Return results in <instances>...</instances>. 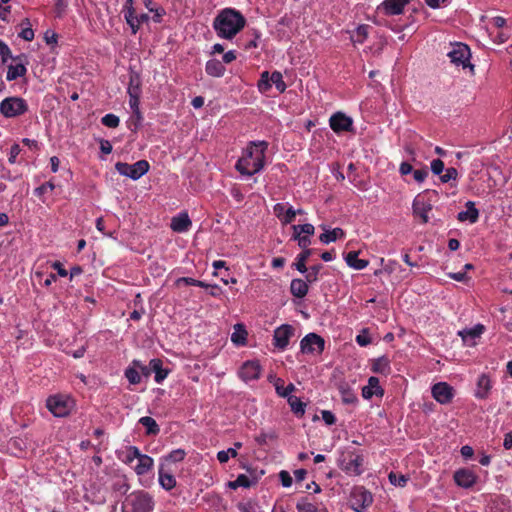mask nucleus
I'll use <instances>...</instances> for the list:
<instances>
[{"label":"nucleus","instance_id":"nucleus-15","mask_svg":"<svg viewBox=\"0 0 512 512\" xmlns=\"http://www.w3.org/2000/svg\"><path fill=\"white\" fill-rule=\"evenodd\" d=\"M432 204L424 197L417 196L412 203L413 215L421 219V222L426 224L429 222V213L432 211Z\"/></svg>","mask_w":512,"mask_h":512},{"label":"nucleus","instance_id":"nucleus-33","mask_svg":"<svg viewBox=\"0 0 512 512\" xmlns=\"http://www.w3.org/2000/svg\"><path fill=\"white\" fill-rule=\"evenodd\" d=\"M153 463L154 461L150 456L142 454V456L138 459V464L135 466L136 474H147L152 469Z\"/></svg>","mask_w":512,"mask_h":512},{"label":"nucleus","instance_id":"nucleus-53","mask_svg":"<svg viewBox=\"0 0 512 512\" xmlns=\"http://www.w3.org/2000/svg\"><path fill=\"white\" fill-rule=\"evenodd\" d=\"M185 457V451L182 450V449H176V450H173L171 451L165 458L164 460L167 461V462H173V463H176V462H180L184 459Z\"/></svg>","mask_w":512,"mask_h":512},{"label":"nucleus","instance_id":"nucleus-7","mask_svg":"<svg viewBox=\"0 0 512 512\" xmlns=\"http://www.w3.org/2000/svg\"><path fill=\"white\" fill-rule=\"evenodd\" d=\"M372 502V494L363 487L354 488L350 494V507L355 512H364Z\"/></svg>","mask_w":512,"mask_h":512},{"label":"nucleus","instance_id":"nucleus-41","mask_svg":"<svg viewBox=\"0 0 512 512\" xmlns=\"http://www.w3.org/2000/svg\"><path fill=\"white\" fill-rule=\"evenodd\" d=\"M270 81L271 86L274 85L280 93H283L287 88L283 80V76L279 71L272 72V74L270 75Z\"/></svg>","mask_w":512,"mask_h":512},{"label":"nucleus","instance_id":"nucleus-50","mask_svg":"<svg viewBox=\"0 0 512 512\" xmlns=\"http://www.w3.org/2000/svg\"><path fill=\"white\" fill-rule=\"evenodd\" d=\"M101 122L103 125L109 128H116L120 123V119L115 114L109 113L102 117Z\"/></svg>","mask_w":512,"mask_h":512},{"label":"nucleus","instance_id":"nucleus-38","mask_svg":"<svg viewBox=\"0 0 512 512\" xmlns=\"http://www.w3.org/2000/svg\"><path fill=\"white\" fill-rule=\"evenodd\" d=\"M205 69L210 76L220 77L223 72V65L219 60L212 59L206 63Z\"/></svg>","mask_w":512,"mask_h":512},{"label":"nucleus","instance_id":"nucleus-10","mask_svg":"<svg viewBox=\"0 0 512 512\" xmlns=\"http://www.w3.org/2000/svg\"><path fill=\"white\" fill-rule=\"evenodd\" d=\"M324 346V339L316 333H308L300 341V349L304 354L319 355L323 352Z\"/></svg>","mask_w":512,"mask_h":512},{"label":"nucleus","instance_id":"nucleus-21","mask_svg":"<svg viewBox=\"0 0 512 512\" xmlns=\"http://www.w3.org/2000/svg\"><path fill=\"white\" fill-rule=\"evenodd\" d=\"M465 207L466 210L458 213V221L468 222L470 224L476 223L479 219V210L475 207V203L473 201H467Z\"/></svg>","mask_w":512,"mask_h":512},{"label":"nucleus","instance_id":"nucleus-28","mask_svg":"<svg viewBox=\"0 0 512 512\" xmlns=\"http://www.w3.org/2000/svg\"><path fill=\"white\" fill-rule=\"evenodd\" d=\"M158 473H159V483L163 489L171 490L172 488H174L176 486L175 477L171 473L165 471L164 463L160 464Z\"/></svg>","mask_w":512,"mask_h":512},{"label":"nucleus","instance_id":"nucleus-22","mask_svg":"<svg viewBox=\"0 0 512 512\" xmlns=\"http://www.w3.org/2000/svg\"><path fill=\"white\" fill-rule=\"evenodd\" d=\"M247 339L248 332L246 327L241 323L235 324L233 327V332L231 334V342L236 347H243L247 344Z\"/></svg>","mask_w":512,"mask_h":512},{"label":"nucleus","instance_id":"nucleus-25","mask_svg":"<svg viewBox=\"0 0 512 512\" xmlns=\"http://www.w3.org/2000/svg\"><path fill=\"white\" fill-rule=\"evenodd\" d=\"M371 370L374 373H378L381 375H389L391 372L390 360L386 356H381L372 361Z\"/></svg>","mask_w":512,"mask_h":512},{"label":"nucleus","instance_id":"nucleus-51","mask_svg":"<svg viewBox=\"0 0 512 512\" xmlns=\"http://www.w3.org/2000/svg\"><path fill=\"white\" fill-rule=\"evenodd\" d=\"M143 120V116L140 110H137L133 113V115L129 119V128L136 132L137 129L140 127Z\"/></svg>","mask_w":512,"mask_h":512},{"label":"nucleus","instance_id":"nucleus-18","mask_svg":"<svg viewBox=\"0 0 512 512\" xmlns=\"http://www.w3.org/2000/svg\"><path fill=\"white\" fill-rule=\"evenodd\" d=\"M274 215L283 225L292 223L296 217V209L288 203H277L273 206Z\"/></svg>","mask_w":512,"mask_h":512},{"label":"nucleus","instance_id":"nucleus-23","mask_svg":"<svg viewBox=\"0 0 512 512\" xmlns=\"http://www.w3.org/2000/svg\"><path fill=\"white\" fill-rule=\"evenodd\" d=\"M484 332V326L477 324L472 328L464 329L459 332L462 340L468 345H474L475 339L479 338Z\"/></svg>","mask_w":512,"mask_h":512},{"label":"nucleus","instance_id":"nucleus-58","mask_svg":"<svg viewBox=\"0 0 512 512\" xmlns=\"http://www.w3.org/2000/svg\"><path fill=\"white\" fill-rule=\"evenodd\" d=\"M125 376L131 384H138L141 381L139 372L135 368H128L125 371Z\"/></svg>","mask_w":512,"mask_h":512},{"label":"nucleus","instance_id":"nucleus-4","mask_svg":"<svg viewBox=\"0 0 512 512\" xmlns=\"http://www.w3.org/2000/svg\"><path fill=\"white\" fill-rule=\"evenodd\" d=\"M149 163L146 160H139L134 164H128L124 162H117L115 169L119 174L129 177L133 180H138L149 170Z\"/></svg>","mask_w":512,"mask_h":512},{"label":"nucleus","instance_id":"nucleus-39","mask_svg":"<svg viewBox=\"0 0 512 512\" xmlns=\"http://www.w3.org/2000/svg\"><path fill=\"white\" fill-rule=\"evenodd\" d=\"M313 250H303L298 256L295 263L296 269L304 274L307 271L306 261L312 255Z\"/></svg>","mask_w":512,"mask_h":512},{"label":"nucleus","instance_id":"nucleus-2","mask_svg":"<svg viewBox=\"0 0 512 512\" xmlns=\"http://www.w3.org/2000/svg\"><path fill=\"white\" fill-rule=\"evenodd\" d=\"M364 457L354 448L344 449L339 458L338 465L349 476H359L364 472Z\"/></svg>","mask_w":512,"mask_h":512},{"label":"nucleus","instance_id":"nucleus-55","mask_svg":"<svg viewBox=\"0 0 512 512\" xmlns=\"http://www.w3.org/2000/svg\"><path fill=\"white\" fill-rule=\"evenodd\" d=\"M142 456L140 450L136 446H129L127 448L126 463H132L135 459H139Z\"/></svg>","mask_w":512,"mask_h":512},{"label":"nucleus","instance_id":"nucleus-40","mask_svg":"<svg viewBox=\"0 0 512 512\" xmlns=\"http://www.w3.org/2000/svg\"><path fill=\"white\" fill-rule=\"evenodd\" d=\"M291 410L295 414L303 415L305 413V403H303L298 397L296 396H289L287 399Z\"/></svg>","mask_w":512,"mask_h":512},{"label":"nucleus","instance_id":"nucleus-24","mask_svg":"<svg viewBox=\"0 0 512 512\" xmlns=\"http://www.w3.org/2000/svg\"><path fill=\"white\" fill-rule=\"evenodd\" d=\"M191 220L186 213L179 214L172 218L171 229L175 232L182 233L187 231L191 226Z\"/></svg>","mask_w":512,"mask_h":512},{"label":"nucleus","instance_id":"nucleus-48","mask_svg":"<svg viewBox=\"0 0 512 512\" xmlns=\"http://www.w3.org/2000/svg\"><path fill=\"white\" fill-rule=\"evenodd\" d=\"M135 10L131 9L129 11L124 12V17L127 22V24L131 27L132 33L136 34L138 31V24L136 21Z\"/></svg>","mask_w":512,"mask_h":512},{"label":"nucleus","instance_id":"nucleus-16","mask_svg":"<svg viewBox=\"0 0 512 512\" xmlns=\"http://www.w3.org/2000/svg\"><path fill=\"white\" fill-rule=\"evenodd\" d=\"M261 365L257 360H248L239 369V376L245 382L257 380L261 375Z\"/></svg>","mask_w":512,"mask_h":512},{"label":"nucleus","instance_id":"nucleus-36","mask_svg":"<svg viewBox=\"0 0 512 512\" xmlns=\"http://www.w3.org/2000/svg\"><path fill=\"white\" fill-rule=\"evenodd\" d=\"M342 237H344V231L341 228H334L332 230H325V232L319 236V240L323 244H329Z\"/></svg>","mask_w":512,"mask_h":512},{"label":"nucleus","instance_id":"nucleus-6","mask_svg":"<svg viewBox=\"0 0 512 512\" xmlns=\"http://www.w3.org/2000/svg\"><path fill=\"white\" fill-rule=\"evenodd\" d=\"M246 25L245 17L233 8H226V40H231Z\"/></svg>","mask_w":512,"mask_h":512},{"label":"nucleus","instance_id":"nucleus-19","mask_svg":"<svg viewBox=\"0 0 512 512\" xmlns=\"http://www.w3.org/2000/svg\"><path fill=\"white\" fill-rule=\"evenodd\" d=\"M493 388V381L491 377L486 374L482 373L476 382V388L474 391L475 398L479 400H485L489 397L491 390Z\"/></svg>","mask_w":512,"mask_h":512},{"label":"nucleus","instance_id":"nucleus-52","mask_svg":"<svg viewBox=\"0 0 512 512\" xmlns=\"http://www.w3.org/2000/svg\"><path fill=\"white\" fill-rule=\"evenodd\" d=\"M0 56L1 63L5 65L9 59H12L13 55L9 46L0 39Z\"/></svg>","mask_w":512,"mask_h":512},{"label":"nucleus","instance_id":"nucleus-29","mask_svg":"<svg viewBox=\"0 0 512 512\" xmlns=\"http://www.w3.org/2000/svg\"><path fill=\"white\" fill-rule=\"evenodd\" d=\"M370 27L368 25L362 24L356 27L350 34V40L354 44H362L365 42L369 35Z\"/></svg>","mask_w":512,"mask_h":512},{"label":"nucleus","instance_id":"nucleus-44","mask_svg":"<svg viewBox=\"0 0 512 512\" xmlns=\"http://www.w3.org/2000/svg\"><path fill=\"white\" fill-rule=\"evenodd\" d=\"M21 25H27V27H25L24 29H22V31L19 33V37L24 39L25 41H32L34 39V31L33 29L30 27L31 24H30V21L28 18H25Z\"/></svg>","mask_w":512,"mask_h":512},{"label":"nucleus","instance_id":"nucleus-42","mask_svg":"<svg viewBox=\"0 0 512 512\" xmlns=\"http://www.w3.org/2000/svg\"><path fill=\"white\" fill-rule=\"evenodd\" d=\"M388 478L390 483L397 487H404L409 479L408 476L403 474H397L395 472H390Z\"/></svg>","mask_w":512,"mask_h":512},{"label":"nucleus","instance_id":"nucleus-31","mask_svg":"<svg viewBox=\"0 0 512 512\" xmlns=\"http://www.w3.org/2000/svg\"><path fill=\"white\" fill-rule=\"evenodd\" d=\"M162 360L154 358L150 361L149 366L155 372V381L161 383L168 375V370L162 367Z\"/></svg>","mask_w":512,"mask_h":512},{"label":"nucleus","instance_id":"nucleus-54","mask_svg":"<svg viewBox=\"0 0 512 512\" xmlns=\"http://www.w3.org/2000/svg\"><path fill=\"white\" fill-rule=\"evenodd\" d=\"M321 268H322L321 264L314 265V266L310 267L309 269L307 268V271L305 272L306 280L310 283L317 281L318 274H319Z\"/></svg>","mask_w":512,"mask_h":512},{"label":"nucleus","instance_id":"nucleus-56","mask_svg":"<svg viewBox=\"0 0 512 512\" xmlns=\"http://www.w3.org/2000/svg\"><path fill=\"white\" fill-rule=\"evenodd\" d=\"M293 239L298 242V246L302 250H310L308 246L311 244L310 237L293 232Z\"/></svg>","mask_w":512,"mask_h":512},{"label":"nucleus","instance_id":"nucleus-3","mask_svg":"<svg viewBox=\"0 0 512 512\" xmlns=\"http://www.w3.org/2000/svg\"><path fill=\"white\" fill-rule=\"evenodd\" d=\"M28 111V104L25 99L17 96H11L0 102V113L5 118H15L25 114Z\"/></svg>","mask_w":512,"mask_h":512},{"label":"nucleus","instance_id":"nucleus-46","mask_svg":"<svg viewBox=\"0 0 512 512\" xmlns=\"http://www.w3.org/2000/svg\"><path fill=\"white\" fill-rule=\"evenodd\" d=\"M271 88L270 75L267 71L261 74L260 80L258 81V89L261 93H266Z\"/></svg>","mask_w":512,"mask_h":512},{"label":"nucleus","instance_id":"nucleus-13","mask_svg":"<svg viewBox=\"0 0 512 512\" xmlns=\"http://www.w3.org/2000/svg\"><path fill=\"white\" fill-rule=\"evenodd\" d=\"M46 406L55 417H65L70 412V401L62 396H50Z\"/></svg>","mask_w":512,"mask_h":512},{"label":"nucleus","instance_id":"nucleus-61","mask_svg":"<svg viewBox=\"0 0 512 512\" xmlns=\"http://www.w3.org/2000/svg\"><path fill=\"white\" fill-rule=\"evenodd\" d=\"M430 167H431L432 173L435 175H441L442 172L444 171V163L440 159L432 160Z\"/></svg>","mask_w":512,"mask_h":512},{"label":"nucleus","instance_id":"nucleus-43","mask_svg":"<svg viewBox=\"0 0 512 512\" xmlns=\"http://www.w3.org/2000/svg\"><path fill=\"white\" fill-rule=\"evenodd\" d=\"M296 509L298 512H317L318 510L316 505L309 502L306 498H302L297 502Z\"/></svg>","mask_w":512,"mask_h":512},{"label":"nucleus","instance_id":"nucleus-47","mask_svg":"<svg viewBox=\"0 0 512 512\" xmlns=\"http://www.w3.org/2000/svg\"><path fill=\"white\" fill-rule=\"evenodd\" d=\"M214 28L218 36L224 38V9L218 12L214 20Z\"/></svg>","mask_w":512,"mask_h":512},{"label":"nucleus","instance_id":"nucleus-5","mask_svg":"<svg viewBox=\"0 0 512 512\" xmlns=\"http://www.w3.org/2000/svg\"><path fill=\"white\" fill-rule=\"evenodd\" d=\"M126 502L132 512H152L154 506L152 497L144 491L131 493Z\"/></svg>","mask_w":512,"mask_h":512},{"label":"nucleus","instance_id":"nucleus-12","mask_svg":"<svg viewBox=\"0 0 512 512\" xmlns=\"http://www.w3.org/2000/svg\"><path fill=\"white\" fill-rule=\"evenodd\" d=\"M330 128L337 134L353 130V119L343 112H336L329 119Z\"/></svg>","mask_w":512,"mask_h":512},{"label":"nucleus","instance_id":"nucleus-32","mask_svg":"<svg viewBox=\"0 0 512 512\" xmlns=\"http://www.w3.org/2000/svg\"><path fill=\"white\" fill-rule=\"evenodd\" d=\"M290 290L293 296L303 298L308 293V285L302 279H293L290 284Z\"/></svg>","mask_w":512,"mask_h":512},{"label":"nucleus","instance_id":"nucleus-37","mask_svg":"<svg viewBox=\"0 0 512 512\" xmlns=\"http://www.w3.org/2000/svg\"><path fill=\"white\" fill-rule=\"evenodd\" d=\"M252 484L250 477L246 474H240L233 481H229L226 485L231 489H237L239 487L248 488Z\"/></svg>","mask_w":512,"mask_h":512},{"label":"nucleus","instance_id":"nucleus-11","mask_svg":"<svg viewBox=\"0 0 512 512\" xmlns=\"http://www.w3.org/2000/svg\"><path fill=\"white\" fill-rule=\"evenodd\" d=\"M410 2L411 0H383L377 6V11L385 16H398Z\"/></svg>","mask_w":512,"mask_h":512},{"label":"nucleus","instance_id":"nucleus-64","mask_svg":"<svg viewBox=\"0 0 512 512\" xmlns=\"http://www.w3.org/2000/svg\"><path fill=\"white\" fill-rule=\"evenodd\" d=\"M54 184L50 181L48 182H45L43 183L41 186L37 187L35 190H34V193L35 195L37 196H42L43 194H45L48 190H53L54 189Z\"/></svg>","mask_w":512,"mask_h":512},{"label":"nucleus","instance_id":"nucleus-26","mask_svg":"<svg viewBox=\"0 0 512 512\" xmlns=\"http://www.w3.org/2000/svg\"><path fill=\"white\" fill-rule=\"evenodd\" d=\"M338 390L341 395V399L345 404H355L358 399L353 388L347 382H341L338 385Z\"/></svg>","mask_w":512,"mask_h":512},{"label":"nucleus","instance_id":"nucleus-60","mask_svg":"<svg viewBox=\"0 0 512 512\" xmlns=\"http://www.w3.org/2000/svg\"><path fill=\"white\" fill-rule=\"evenodd\" d=\"M413 178L417 183H423L428 176V169L426 167L412 171Z\"/></svg>","mask_w":512,"mask_h":512},{"label":"nucleus","instance_id":"nucleus-27","mask_svg":"<svg viewBox=\"0 0 512 512\" xmlns=\"http://www.w3.org/2000/svg\"><path fill=\"white\" fill-rule=\"evenodd\" d=\"M345 261H346V264L355 269V270H363L365 269L368 264H369V261L368 260H365V259H360L358 257V252L356 251H350L348 252L345 257H344Z\"/></svg>","mask_w":512,"mask_h":512},{"label":"nucleus","instance_id":"nucleus-35","mask_svg":"<svg viewBox=\"0 0 512 512\" xmlns=\"http://www.w3.org/2000/svg\"><path fill=\"white\" fill-rule=\"evenodd\" d=\"M139 423L146 428V435H153V436H156L159 434L160 432V428H159V425L157 424V422L155 421V419H153L152 417H149V416H144V417H141L139 419Z\"/></svg>","mask_w":512,"mask_h":512},{"label":"nucleus","instance_id":"nucleus-57","mask_svg":"<svg viewBox=\"0 0 512 512\" xmlns=\"http://www.w3.org/2000/svg\"><path fill=\"white\" fill-rule=\"evenodd\" d=\"M458 177V171L456 168H447L444 174L440 175V180L443 183H447L451 180H456Z\"/></svg>","mask_w":512,"mask_h":512},{"label":"nucleus","instance_id":"nucleus-14","mask_svg":"<svg viewBox=\"0 0 512 512\" xmlns=\"http://www.w3.org/2000/svg\"><path fill=\"white\" fill-rule=\"evenodd\" d=\"M433 398L440 404H448L454 397V389L446 382H438L431 388Z\"/></svg>","mask_w":512,"mask_h":512},{"label":"nucleus","instance_id":"nucleus-9","mask_svg":"<svg viewBox=\"0 0 512 512\" xmlns=\"http://www.w3.org/2000/svg\"><path fill=\"white\" fill-rule=\"evenodd\" d=\"M447 55L450 61L456 66H461L462 68L470 66L473 68V66L470 65V48L466 44L460 42L453 44Z\"/></svg>","mask_w":512,"mask_h":512},{"label":"nucleus","instance_id":"nucleus-59","mask_svg":"<svg viewBox=\"0 0 512 512\" xmlns=\"http://www.w3.org/2000/svg\"><path fill=\"white\" fill-rule=\"evenodd\" d=\"M56 17L61 18L66 11L67 3L65 0H53Z\"/></svg>","mask_w":512,"mask_h":512},{"label":"nucleus","instance_id":"nucleus-30","mask_svg":"<svg viewBox=\"0 0 512 512\" xmlns=\"http://www.w3.org/2000/svg\"><path fill=\"white\" fill-rule=\"evenodd\" d=\"M27 73V68L25 67V63H16L8 65L6 79L8 81L16 80L19 77L25 76Z\"/></svg>","mask_w":512,"mask_h":512},{"label":"nucleus","instance_id":"nucleus-17","mask_svg":"<svg viewBox=\"0 0 512 512\" xmlns=\"http://www.w3.org/2000/svg\"><path fill=\"white\" fill-rule=\"evenodd\" d=\"M453 478L456 485L464 489L471 488L478 479L476 473L468 468H461L456 470Z\"/></svg>","mask_w":512,"mask_h":512},{"label":"nucleus","instance_id":"nucleus-8","mask_svg":"<svg viewBox=\"0 0 512 512\" xmlns=\"http://www.w3.org/2000/svg\"><path fill=\"white\" fill-rule=\"evenodd\" d=\"M294 335L295 329L293 326L282 324L274 330L272 344L278 351H285Z\"/></svg>","mask_w":512,"mask_h":512},{"label":"nucleus","instance_id":"nucleus-45","mask_svg":"<svg viewBox=\"0 0 512 512\" xmlns=\"http://www.w3.org/2000/svg\"><path fill=\"white\" fill-rule=\"evenodd\" d=\"M293 232L310 237L314 234L315 228L312 224L293 225Z\"/></svg>","mask_w":512,"mask_h":512},{"label":"nucleus","instance_id":"nucleus-1","mask_svg":"<svg viewBox=\"0 0 512 512\" xmlns=\"http://www.w3.org/2000/svg\"><path fill=\"white\" fill-rule=\"evenodd\" d=\"M268 144L265 141H253L243 150L235 168L243 177H250L261 172L265 165Z\"/></svg>","mask_w":512,"mask_h":512},{"label":"nucleus","instance_id":"nucleus-20","mask_svg":"<svg viewBox=\"0 0 512 512\" xmlns=\"http://www.w3.org/2000/svg\"><path fill=\"white\" fill-rule=\"evenodd\" d=\"M384 395V390L380 386L379 379L377 377L371 376L368 379L367 385L362 388V397L364 399H371L373 396L382 397Z\"/></svg>","mask_w":512,"mask_h":512},{"label":"nucleus","instance_id":"nucleus-49","mask_svg":"<svg viewBox=\"0 0 512 512\" xmlns=\"http://www.w3.org/2000/svg\"><path fill=\"white\" fill-rule=\"evenodd\" d=\"M279 383H282V379H280V378L276 379V381L274 383L275 390H276L277 394L281 397L288 399V397L291 396L290 394L295 390L294 384H292V383L288 384L285 387V390H283V392H280V384Z\"/></svg>","mask_w":512,"mask_h":512},{"label":"nucleus","instance_id":"nucleus-63","mask_svg":"<svg viewBox=\"0 0 512 512\" xmlns=\"http://www.w3.org/2000/svg\"><path fill=\"white\" fill-rule=\"evenodd\" d=\"M279 479L281 481L282 486L285 488H288L292 485V482H293L292 477H291L290 473L285 470H282L279 473Z\"/></svg>","mask_w":512,"mask_h":512},{"label":"nucleus","instance_id":"nucleus-62","mask_svg":"<svg viewBox=\"0 0 512 512\" xmlns=\"http://www.w3.org/2000/svg\"><path fill=\"white\" fill-rule=\"evenodd\" d=\"M113 489L122 494H126L129 490V485L125 479H119L113 483Z\"/></svg>","mask_w":512,"mask_h":512},{"label":"nucleus","instance_id":"nucleus-34","mask_svg":"<svg viewBox=\"0 0 512 512\" xmlns=\"http://www.w3.org/2000/svg\"><path fill=\"white\" fill-rule=\"evenodd\" d=\"M129 95H140L141 94V77L139 73L131 71L129 75L128 85Z\"/></svg>","mask_w":512,"mask_h":512}]
</instances>
